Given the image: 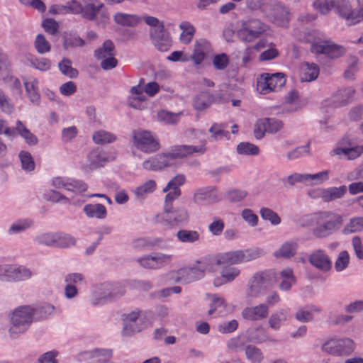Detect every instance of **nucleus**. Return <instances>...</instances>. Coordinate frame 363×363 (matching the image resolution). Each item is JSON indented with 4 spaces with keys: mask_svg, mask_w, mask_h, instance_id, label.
I'll return each mask as SVG.
<instances>
[{
    "mask_svg": "<svg viewBox=\"0 0 363 363\" xmlns=\"http://www.w3.org/2000/svg\"><path fill=\"white\" fill-rule=\"evenodd\" d=\"M320 52L334 59L343 55L345 50L343 47L335 44H327L320 47Z\"/></svg>",
    "mask_w": 363,
    "mask_h": 363,
    "instance_id": "25",
    "label": "nucleus"
},
{
    "mask_svg": "<svg viewBox=\"0 0 363 363\" xmlns=\"http://www.w3.org/2000/svg\"><path fill=\"white\" fill-rule=\"evenodd\" d=\"M205 151L204 145L195 147L191 145H179L175 147L169 154L171 159L182 158L191 155L194 152H203Z\"/></svg>",
    "mask_w": 363,
    "mask_h": 363,
    "instance_id": "13",
    "label": "nucleus"
},
{
    "mask_svg": "<svg viewBox=\"0 0 363 363\" xmlns=\"http://www.w3.org/2000/svg\"><path fill=\"white\" fill-rule=\"evenodd\" d=\"M319 74V69L314 63H304L301 67V80L302 82H311L315 80Z\"/></svg>",
    "mask_w": 363,
    "mask_h": 363,
    "instance_id": "19",
    "label": "nucleus"
},
{
    "mask_svg": "<svg viewBox=\"0 0 363 363\" xmlns=\"http://www.w3.org/2000/svg\"><path fill=\"white\" fill-rule=\"evenodd\" d=\"M94 54L96 58L101 62L103 69L107 70L116 67L118 61L115 57V46L111 40H106L101 47L95 50Z\"/></svg>",
    "mask_w": 363,
    "mask_h": 363,
    "instance_id": "4",
    "label": "nucleus"
},
{
    "mask_svg": "<svg viewBox=\"0 0 363 363\" xmlns=\"http://www.w3.org/2000/svg\"><path fill=\"white\" fill-rule=\"evenodd\" d=\"M267 284V279L262 274H256L252 276L248 282L249 294L255 296L262 294Z\"/></svg>",
    "mask_w": 363,
    "mask_h": 363,
    "instance_id": "10",
    "label": "nucleus"
},
{
    "mask_svg": "<svg viewBox=\"0 0 363 363\" xmlns=\"http://www.w3.org/2000/svg\"><path fill=\"white\" fill-rule=\"evenodd\" d=\"M237 150L240 154L245 155H256L259 152L257 146L247 143H242L238 145Z\"/></svg>",
    "mask_w": 363,
    "mask_h": 363,
    "instance_id": "50",
    "label": "nucleus"
},
{
    "mask_svg": "<svg viewBox=\"0 0 363 363\" xmlns=\"http://www.w3.org/2000/svg\"><path fill=\"white\" fill-rule=\"evenodd\" d=\"M43 27L46 32L51 35H55L58 30L59 25L54 19L48 18L43 21Z\"/></svg>",
    "mask_w": 363,
    "mask_h": 363,
    "instance_id": "53",
    "label": "nucleus"
},
{
    "mask_svg": "<svg viewBox=\"0 0 363 363\" xmlns=\"http://www.w3.org/2000/svg\"><path fill=\"white\" fill-rule=\"evenodd\" d=\"M85 45V41L79 36H71L65 39L63 47L67 50L69 48L82 47Z\"/></svg>",
    "mask_w": 363,
    "mask_h": 363,
    "instance_id": "48",
    "label": "nucleus"
},
{
    "mask_svg": "<svg viewBox=\"0 0 363 363\" xmlns=\"http://www.w3.org/2000/svg\"><path fill=\"white\" fill-rule=\"evenodd\" d=\"M177 238L182 242H192L199 238V235L196 231L180 230L177 232Z\"/></svg>",
    "mask_w": 363,
    "mask_h": 363,
    "instance_id": "37",
    "label": "nucleus"
},
{
    "mask_svg": "<svg viewBox=\"0 0 363 363\" xmlns=\"http://www.w3.org/2000/svg\"><path fill=\"white\" fill-rule=\"evenodd\" d=\"M160 90V86L157 82L147 83L144 87V91L150 96H153Z\"/></svg>",
    "mask_w": 363,
    "mask_h": 363,
    "instance_id": "64",
    "label": "nucleus"
},
{
    "mask_svg": "<svg viewBox=\"0 0 363 363\" xmlns=\"http://www.w3.org/2000/svg\"><path fill=\"white\" fill-rule=\"evenodd\" d=\"M268 313V307L264 304H259L255 307L245 308L242 315L245 319L257 320L265 318Z\"/></svg>",
    "mask_w": 363,
    "mask_h": 363,
    "instance_id": "12",
    "label": "nucleus"
},
{
    "mask_svg": "<svg viewBox=\"0 0 363 363\" xmlns=\"http://www.w3.org/2000/svg\"><path fill=\"white\" fill-rule=\"evenodd\" d=\"M24 85L31 101H38L39 95L36 89L35 83L34 82H26L24 83Z\"/></svg>",
    "mask_w": 363,
    "mask_h": 363,
    "instance_id": "55",
    "label": "nucleus"
},
{
    "mask_svg": "<svg viewBox=\"0 0 363 363\" xmlns=\"http://www.w3.org/2000/svg\"><path fill=\"white\" fill-rule=\"evenodd\" d=\"M77 90L76 85L72 82H68L62 84L60 87V92L65 96H69Z\"/></svg>",
    "mask_w": 363,
    "mask_h": 363,
    "instance_id": "61",
    "label": "nucleus"
},
{
    "mask_svg": "<svg viewBox=\"0 0 363 363\" xmlns=\"http://www.w3.org/2000/svg\"><path fill=\"white\" fill-rule=\"evenodd\" d=\"M144 21L150 26V38L153 45L160 51H167L171 46L172 37L164 22L151 16H145Z\"/></svg>",
    "mask_w": 363,
    "mask_h": 363,
    "instance_id": "2",
    "label": "nucleus"
},
{
    "mask_svg": "<svg viewBox=\"0 0 363 363\" xmlns=\"http://www.w3.org/2000/svg\"><path fill=\"white\" fill-rule=\"evenodd\" d=\"M352 246L357 257L360 259H363V245L359 237L353 238Z\"/></svg>",
    "mask_w": 363,
    "mask_h": 363,
    "instance_id": "62",
    "label": "nucleus"
},
{
    "mask_svg": "<svg viewBox=\"0 0 363 363\" xmlns=\"http://www.w3.org/2000/svg\"><path fill=\"white\" fill-rule=\"evenodd\" d=\"M16 130L24 138L27 143L34 145L37 143V138L20 121H17Z\"/></svg>",
    "mask_w": 363,
    "mask_h": 363,
    "instance_id": "32",
    "label": "nucleus"
},
{
    "mask_svg": "<svg viewBox=\"0 0 363 363\" xmlns=\"http://www.w3.org/2000/svg\"><path fill=\"white\" fill-rule=\"evenodd\" d=\"M67 7V12L70 11L73 13H79L83 15L84 11V0L81 1H72L69 3Z\"/></svg>",
    "mask_w": 363,
    "mask_h": 363,
    "instance_id": "59",
    "label": "nucleus"
},
{
    "mask_svg": "<svg viewBox=\"0 0 363 363\" xmlns=\"http://www.w3.org/2000/svg\"><path fill=\"white\" fill-rule=\"evenodd\" d=\"M169 154L157 155L155 158L145 161L143 167L147 170L158 171L169 165Z\"/></svg>",
    "mask_w": 363,
    "mask_h": 363,
    "instance_id": "15",
    "label": "nucleus"
},
{
    "mask_svg": "<svg viewBox=\"0 0 363 363\" xmlns=\"http://www.w3.org/2000/svg\"><path fill=\"white\" fill-rule=\"evenodd\" d=\"M106 161L103 153L98 150L91 151L88 155V166L90 169H94L102 166Z\"/></svg>",
    "mask_w": 363,
    "mask_h": 363,
    "instance_id": "30",
    "label": "nucleus"
},
{
    "mask_svg": "<svg viewBox=\"0 0 363 363\" xmlns=\"http://www.w3.org/2000/svg\"><path fill=\"white\" fill-rule=\"evenodd\" d=\"M335 6L342 18L353 23H358L355 9H352L348 0H338L335 2Z\"/></svg>",
    "mask_w": 363,
    "mask_h": 363,
    "instance_id": "11",
    "label": "nucleus"
},
{
    "mask_svg": "<svg viewBox=\"0 0 363 363\" xmlns=\"http://www.w3.org/2000/svg\"><path fill=\"white\" fill-rule=\"evenodd\" d=\"M221 277L228 282L233 281L240 274L238 268L232 266H225L223 268Z\"/></svg>",
    "mask_w": 363,
    "mask_h": 363,
    "instance_id": "42",
    "label": "nucleus"
},
{
    "mask_svg": "<svg viewBox=\"0 0 363 363\" xmlns=\"http://www.w3.org/2000/svg\"><path fill=\"white\" fill-rule=\"evenodd\" d=\"M363 229V217H356L352 218L344 228L345 233H352L362 230Z\"/></svg>",
    "mask_w": 363,
    "mask_h": 363,
    "instance_id": "35",
    "label": "nucleus"
},
{
    "mask_svg": "<svg viewBox=\"0 0 363 363\" xmlns=\"http://www.w3.org/2000/svg\"><path fill=\"white\" fill-rule=\"evenodd\" d=\"M311 222L315 225L313 235L317 238H323L338 230L343 224L344 218L334 211H320L311 216Z\"/></svg>",
    "mask_w": 363,
    "mask_h": 363,
    "instance_id": "1",
    "label": "nucleus"
},
{
    "mask_svg": "<svg viewBox=\"0 0 363 363\" xmlns=\"http://www.w3.org/2000/svg\"><path fill=\"white\" fill-rule=\"evenodd\" d=\"M281 274L283 281L280 284V288L283 290H289L295 281L292 270L291 269H286L281 272Z\"/></svg>",
    "mask_w": 363,
    "mask_h": 363,
    "instance_id": "39",
    "label": "nucleus"
},
{
    "mask_svg": "<svg viewBox=\"0 0 363 363\" xmlns=\"http://www.w3.org/2000/svg\"><path fill=\"white\" fill-rule=\"evenodd\" d=\"M310 262L315 267L327 271L331 267L328 257L322 250H318L310 257Z\"/></svg>",
    "mask_w": 363,
    "mask_h": 363,
    "instance_id": "17",
    "label": "nucleus"
},
{
    "mask_svg": "<svg viewBox=\"0 0 363 363\" xmlns=\"http://www.w3.org/2000/svg\"><path fill=\"white\" fill-rule=\"evenodd\" d=\"M181 33L179 35V41L184 45L189 44L196 33L194 26L188 21H182L179 24Z\"/></svg>",
    "mask_w": 363,
    "mask_h": 363,
    "instance_id": "18",
    "label": "nucleus"
},
{
    "mask_svg": "<svg viewBox=\"0 0 363 363\" xmlns=\"http://www.w3.org/2000/svg\"><path fill=\"white\" fill-rule=\"evenodd\" d=\"M269 15L278 25L282 26H285L289 19L288 11L279 5L274 6Z\"/></svg>",
    "mask_w": 363,
    "mask_h": 363,
    "instance_id": "21",
    "label": "nucleus"
},
{
    "mask_svg": "<svg viewBox=\"0 0 363 363\" xmlns=\"http://www.w3.org/2000/svg\"><path fill=\"white\" fill-rule=\"evenodd\" d=\"M84 211L90 217L101 218L106 213V208L102 204L87 205L84 207Z\"/></svg>",
    "mask_w": 363,
    "mask_h": 363,
    "instance_id": "33",
    "label": "nucleus"
},
{
    "mask_svg": "<svg viewBox=\"0 0 363 363\" xmlns=\"http://www.w3.org/2000/svg\"><path fill=\"white\" fill-rule=\"evenodd\" d=\"M0 108L8 114L12 113L13 110V106L1 91H0Z\"/></svg>",
    "mask_w": 363,
    "mask_h": 363,
    "instance_id": "58",
    "label": "nucleus"
},
{
    "mask_svg": "<svg viewBox=\"0 0 363 363\" xmlns=\"http://www.w3.org/2000/svg\"><path fill=\"white\" fill-rule=\"evenodd\" d=\"M268 118H262L257 121L255 125L254 134L256 138L261 139L264 137L267 130Z\"/></svg>",
    "mask_w": 363,
    "mask_h": 363,
    "instance_id": "43",
    "label": "nucleus"
},
{
    "mask_svg": "<svg viewBox=\"0 0 363 363\" xmlns=\"http://www.w3.org/2000/svg\"><path fill=\"white\" fill-rule=\"evenodd\" d=\"M260 216L262 219L270 221L273 225L279 224L281 222V218L272 209L268 208H262L260 209Z\"/></svg>",
    "mask_w": 363,
    "mask_h": 363,
    "instance_id": "40",
    "label": "nucleus"
},
{
    "mask_svg": "<svg viewBox=\"0 0 363 363\" xmlns=\"http://www.w3.org/2000/svg\"><path fill=\"white\" fill-rule=\"evenodd\" d=\"M335 1L329 0H315L314 9L321 14L328 13L335 7Z\"/></svg>",
    "mask_w": 363,
    "mask_h": 363,
    "instance_id": "34",
    "label": "nucleus"
},
{
    "mask_svg": "<svg viewBox=\"0 0 363 363\" xmlns=\"http://www.w3.org/2000/svg\"><path fill=\"white\" fill-rule=\"evenodd\" d=\"M296 247L294 244L284 243L279 250L274 252L276 257L289 258L296 253Z\"/></svg>",
    "mask_w": 363,
    "mask_h": 363,
    "instance_id": "36",
    "label": "nucleus"
},
{
    "mask_svg": "<svg viewBox=\"0 0 363 363\" xmlns=\"http://www.w3.org/2000/svg\"><path fill=\"white\" fill-rule=\"evenodd\" d=\"M169 255H160L157 256H147L141 258L139 262L141 265L146 268H155L162 263L164 260L169 258Z\"/></svg>",
    "mask_w": 363,
    "mask_h": 363,
    "instance_id": "27",
    "label": "nucleus"
},
{
    "mask_svg": "<svg viewBox=\"0 0 363 363\" xmlns=\"http://www.w3.org/2000/svg\"><path fill=\"white\" fill-rule=\"evenodd\" d=\"M208 45V42L205 40H198L195 42L194 52L191 56V60L195 65H199L203 61Z\"/></svg>",
    "mask_w": 363,
    "mask_h": 363,
    "instance_id": "23",
    "label": "nucleus"
},
{
    "mask_svg": "<svg viewBox=\"0 0 363 363\" xmlns=\"http://www.w3.org/2000/svg\"><path fill=\"white\" fill-rule=\"evenodd\" d=\"M48 245H55L59 247H68L74 244V240L69 235L55 234L45 238Z\"/></svg>",
    "mask_w": 363,
    "mask_h": 363,
    "instance_id": "20",
    "label": "nucleus"
},
{
    "mask_svg": "<svg viewBox=\"0 0 363 363\" xmlns=\"http://www.w3.org/2000/svg\"><path fill=\"white\" fill-rule=\"evenodd\" d=\"M104 6V4L98 0H84L82 16L89 21H93Z\"/></svg>",
    "mask_w": 363,
    "mask_h": 363,
    "instance_id": "14",
    "label": "nucleus"
},
{
    "mask_svg": "<svg viewBox=\"0 0 363 363\" xmlns=\"http://www.w3.org/2000/svg\"><path fill=\"white\" fill-rule=\"evenodd\" d=\"M185 182V177L183 175H177L174 177L164 188L163 191L167 192L174 187L179 189V186L182 185Z\"/></svg>",
    "mask_w": 363,
    "mask_h": 363,
    "instance_id": "56",
    "label": "nucleus"
},
{
    "mask_svg": "<svg viewBox=\"0 0 363 363\" xmlns=\"http://www.w3.org/2000/svg\"><path fill=\"white\" fill-rule=\"evenodd\" d=\"M284 74L275 73L269 74L267 73L261 75L257 82V87L262 94H266L272 91L281 88L285 84Z\"/></svg>",
    "mask_w": 363,
    "mask_h": 363,
    "instance_id": "7",
    "label": "nucleus"
},
{
    "mask_svg": "<svg viewBox=\"0 0 363 363\" xmlns=\"http://www.w3.org/2000/svg\"><path fill=\"white\" fill-rule=\"evenodd\" d=\"M140 312L133 311L129 314L125 315L123 318L124 328L123 333L125 335H130L131 333L138 331V328L135 327L134 323L138 318Z\"/></svg>",
    "mask_w": 363,
    "mask_h": 363,
    "instance_id": "26",
    "label": "nucleus"
},
{
    "mask_svg": "<svg viewBox=\"0 0 363 363\" xmlns=\"http://www.w3.org/2000/svg\"><path fill=\"white\" fill-rule=\"evenodd\" d=\"M354 94L351 87L340 89L334 95L335 101L340 104H345L353 98Z\"/></svg>",
    "mask_w": 363,
    "mask_h": 363,
    "instance_id": "31",
    "label": "nucleus"
},
{
    "mask_svg": "<svg viewBox=\"0 0 363 363\" xmlns=\"http://www.w3.org/2000/svg\"><path fill=\"white\" fill-rule=\"evenodd\" d=\"M286 320L285 315L280 312L272 314L269 320L268 323L272 329L277 330L281 328V323Z\"/></svg>",
    "mask_w": 363,
    "mask_h": 363,
    "instance_id": "45",
    "label": "nucleus"
},
{
    "mask_svg": "<svg viewBox=\"0 0 363 363\" xmlns=\"http://www.w3.org/2000/svg\"><path fill=\"white\" fill-rule=\"evenodd\" d=\"M92 139L96 144L105 145L115 141L116 137L110 132L100 130L94 133Z\"/></svg>",
    "mask_w": 363,
    "mask_h": 363,
    "instance_id": "28",
    "label": "nucleus"
},
{
    "mask_svg": "<svg viewBox=\"0 0 363 363\" xmlns=\"http://www.w3.org/2000/svg\"><path fill=\"white\" fill-rule=\"evenodd\" d=\"M329 172L328 171H323L317 174H306L307 175V181L311 180L313 181V184H317L322 183L323 182L325 181L328 178Z\"/></svg>",
    "mask_w": 363,
    "mask_h": 363,
    "instance_id": "54",
    "label": "nucleus"
},
{
    "mask_svg": "<svg viewBox=\"0 0 363 363\" xmlns=\"http://www.w3.org/2000/svg\"><path fill=\"white\" fill-rule=\"evenodd\" d=\"M322 348L328 354L341 356L350 354L354 349V342L349 338H333L325 342Z\"/></svg>",
    "mask_w": 363,
    "mask_h": 363,
    "instance_id": "5",
    "label": "nucleus"
},
{
    "mask_svg": "<svg viewBox=\"0 0 363 363\" xmlns=\"http://www.w3.org/2000/svg\"><path fill=\"white\" fill-rule=\"evenodd\" d=\"M335 155L343 154L348 160H354L363 152V146H357L351 148L337 147L334 150Z\"/></svg>",
    "mask_w": 363,
    "mask_h": 363,
    "instance_id": "29",
    "label": "nucleus"
},
{
    "mask_svg": "<svg viewBox=\"0 0 363 363\" xmlns=\"http://www.w3.org/2000/svg\"><path fill=\"white\" fill-rule=\"evenodd\" d=\"M33 311L28 306H21L16 308L12 313L11 330L16 332L17 329H21L28 325L33 320Z\"/></svg>",
    "mask_w": 363,
    "mask_h": 363,
    "instance_id": "8",
    "label": "nucleus"
},
{
    "mask_svg": "<svg viewBox=\"0 0 363 363\" xmlns=\"http://www.w3.org/2000/svg\"><path fill=\"white\" fill-rule=\"evenodd\" d=\"M158 120L167 124H174L178 121L179 114L161 111L157 113Z\"/></svg>",
    "mask_w": 363,
    "mask_h": 363,
    "instance_id": "47",
    "label": "nucleus"
},
{
    "mask_svg": "<svg viewBox=\"0 0 363 363\" xmlns=\"http://www.w3.org/2000/svg\"><path fill=\"white\" fill-rule=\"evenodd\" d=\"M208 229L213 235H219L224 229V223L221 220H216L209 225Z\"/></svg>",
    "mask_w": 363,
    "mask_h": 363,
    "instance_id": "60",
    "label": "nucleus"
},
{
    "mask_svg": "<svg viewBox=\"0 0 363 363\" xmlns=\"http://www.w3.org/2000/svg\"><path fill=\"white\" fill-rule=\"evenodd\" d=\"M267 30V26L259 20L252 18L242 23V27L238 31L240 39L245 42H251L257 38Z\"/></svg>",
    "mask_w": 363,
    "mask_h": 363,
    "instance_id": "3",
    "label": "nucleus"
},
{
    "mask_svg": "<svg viewBox=\"0 0 363 363\" xmlns=\"http://www.w3.org/2000/svg\"><path fill=\"white\" fill-rule=\"evenodd\" d=\"M347 187L341 186L339 187H330L321 189L320 197L324 202H330L342 198L346 193Z\"/></svg>",
    "mask_w": 363,
    "mask_h": 363,
    "instance_id": "16",
    "label": "nucleus"
},
{
    "mask_svg": "<svg viewBox=\"0 0 363 363\" xmlns=\"http://www.w3.org/2000/svg\"><path fill=\"white\" fill-rule=\"evenodd\" d=\"M71 61L68 59H63L58 65L61 72L70 78H74L78 75L77 69L72 67Z\"/></svg>",
    "mask_w": 363,
    "mask_h": 363,
    "instance_id": "38",
    "label": "nucleus"
},
{
    "mask_svg": "<svg viewBox=\"0 0 363 363\" xmlns=\"http://www.w3.org/2000/svg\"><path fill=\"white\" fill-rule=\"evenodd\" d=\"M133 143L138 150L145 152H152L160 149L158 140L147 130L135 132Z\"/></svg>",
    "mask_w": 363,
    "mask_h": 363,
    "instance_id": "6",
    "label": "nucleus"
},
{
    "mask_svg": "<svg viewBox=\"0 0 363 363\" xmlns=\"http://www.w3.org/2000/svg\"><path fill=\"white\" fill-rule=\"evenodd\" d=\"M35 48L38 52L43 54L50 50V45L42 34H38L35 40Z\"/></svg>",
    "mask_w": 363,
    "mask_h": 363,
    "instance_id": "41",
    "label": "nucleus"
},
{
    "mask_svg": "<svg viewBox=\"0 0 363 363\" xmlns=\"http://www.w3.org/2000/svg\"><path fill=\"white\" fill-rule=\"evenodd\" d=\"M128 104L135 109L143 110L146 108V98L145 96H130Z\"/></svg>",
    "mask_w": 363,
    "mask_h": 363,
    "instance_id": "49",
    "label": "nucleus"
},
{
    "mask_svg": "<svg viewBox=\"0 0 363 363\" xmlns=\"http://www.w3.org/2000/svg\"><path fill=\"white\" fill-rule=\"evenodd\" d=\"M213 102V97L207 92H201L195 96L193 106L198 111H203L210 106Z\"/></svg>",
    "mask_w": 363,
    "mask_h": 363,
    "instance_id": "24",
    "label": "nucleus"
},
{
    "mask_svg": "<svg viewBox=\"0 0 363 363\" xmlns=\"http://www.w3.org/2000/svg\"><path fill=\"white\" fill-rule=\"evenodd\" d=\"M242 218L252 226H255L258 222V217L250 209H244L242 211Z\"/></svg>",
    "mask_w": 363,
    "mask_h": 363,
    "instance_id": "57",
    "label": "nucleus"
},
{
    "mask_svg": "<svg viewBox=\"0 0 363 363\" xmlns=\"http://www.w3.org/2000/svg\"><path fill=\"white\" fill-rule=\"evenodd\" d=\"M116 23L122 26H136L141 22L139 16L134 14L117 13L114 16Z\"/></svg>",
    "mask_w": 363,
    "mask_h": 363,
    "instance_id": "22",
    "label": "nucleus"
},
{
    "mask_svg": "<svg viewBox=\"0 0 363 363\" xmlns=\"http://www.w3.org/2000/svg\"><path fill=\"white\" fill-rule=\"evenodd\" d=\"M229 63V59L226 54L216 55L213 59V65L216 69H224Z\"/></svg>",
    "mask_w": 363,
    "mask_h": 363,
    "instance_id": "46",
    "label": "nucleus"
},
{
    "mask_svg": "<svg viewBox=\"0 0 363 363\" xmlns=\"http://www.w3.org/2000/svg\"><path fill=\"white\" fill-rule=\"evenodd\" d=\"M20 159L22 164V167L28 171L34 169L35 164L31 155L28 152H22L20 154Z\"/></svg>",
    "mask_w": 363,
    "mask_h": 363,
    "instance_id": "51",
    "label": "nucleus"
},
{
    "mask_svg": "<svg viewBox=\"0 0 363 363\" xmlns=\"http://www.w3.org/2000/svg\"><path fill=\"white\" fill-rule=\"evenodd\" d=\"M245 353L247 357L252 361L259 362L261 360L259 351L254 347H247L246 348Z\"/></svg>",
    "mask_w": 363,
    "mask_h": 363,
    "instance_id": "63",
    "label": "nucleus"
},
{
    "mask_svg": "<svg viewBox=\"0 0 363 363\" xmlns=\"http://www.w3.org/2000/svg\"><path fill=\"white\" fill-rule=\"evenodd\" d=\"M215 263L218 265L239 264L246 260V256L243 251H230L220 253L215 257Z\"/></svg>",
    "mask_w": 363,
    "mask_h": 363,
    "instance_id": "9",
    "label": "nucleus"
},
{
    "mask_svg": "<svg viewBox=\"0 0 363 363\" xmlns=\"http://www.w3.org/2000/svg\"><path fill=\"white\" fill-rule=\"evenodd\" d=\"M350 257L346 251H342L335 262V269L337 271L343 270L349 264Z\"/></svg>",
    "mask_w": 363,
    "mask_h": 363,
    "instance_id": "52",
    "label": "nucleus"
},
{
    "mask_svg": "<svg viewBox=\"0 0 363 363\" xmlns=\"http://www.w3.org/2000/svg\"><path fill=\"white\" fill-rule=\"evenodd\" d=\"M156 187V183L154 180H149L143 185L138 186L135 190L137 196H143L146 194L154 191Z\"/></svg>",
    "mask_w": 363,
    "mask_h": 363,
    "instance_id": "44",
    "label": "nucleus"
}]
</instances>
